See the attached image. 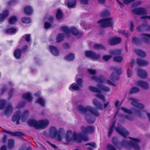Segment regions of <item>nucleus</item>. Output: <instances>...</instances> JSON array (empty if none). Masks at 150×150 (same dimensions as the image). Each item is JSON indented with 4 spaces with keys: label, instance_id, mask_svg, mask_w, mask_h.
Masks as SVG:
<instances>
[{
    "label": "nucleus",
    "instance_id": "nucleus-1",
    "mask_svg": "<svg viewBox=\"0 0 150 150\" xmlns=\"http://www.w3.org/2000/svg\"><path fill=\"white\" fill-rule=\"evenodd\" d=\"M131 141L127 142L125 140H123L120 142H118L117 138L116 137H113L112 139V142L113 144L119 149H121L123 146L126 148L129 147H132L135 150H139L140 147L139 145V143L140 142L139 139L129 137Z\"/></svg>",
    "mask_w": 150,
    "mask_h": 150
},
{
    "label": "nucleus",
    "instance_id": "nucleus-2",
    "mask_svg": "<svg viewBox=\"0 0 150 150\" xmlns=\"http://www.w3.org/2000/svg\"><path fill=\"white\" fill-rule=\"evenodd\" d=\"M78 110L82 113L85 114V119L90 124L94 123L96 120L95 118L90 114L87 113L89 111L96 116H98L100 115V113L98 112L97 110L90 106H87L86 108L80 105L78 106Z\"/></svg>",
    "mask_w": 150,
    "mask_h": 150
},
{
    "label": "nucleus",
    "instance_id": "nucleus-3",
    "mask_svg": "<svg viewBox=\"0 0 150 150\" xmlns=\"http://www.w3.org/2000/svg\"><path fill=\"white\" fill-rule=\"evenodd\" d=\"M97 88L92 86H89V89L90 91L93 92L97 93L98 94H96V96L102 99L103 101H106L104 96L101 94L102 91L108 92L110 91V88L109 87L106 86L101 84H98Z\"/></svg>",
    "mask_w": 150,
    "mask_h": 150
},
{
    "label": "nucleus",
    "instance_id": "nucleus-4",
    "mask_svg": "<svg viewBox=\"0 0 150 150\" xmlns=\"http://www.w3.org/2000/svg\"><path fill=\"white\" fill-rule=\"evenodd\" d=\"M61 29L64 31L68 38L70 36V32L73 35L78 36L79 37H81L83 35L82 33L79 32L76 28L74 27H71L70 30L68 27L63 26L61 27Z\"/></svg>",
    "mask_w": 150,
    "mask_h": 150
},
{
    "label": "nucleus",
    "instance_id": "nucleus-5",
    "mask_svg": "<svg viewBox=\"0 0 150 150\" xmlns=\"http://www.w3.org/2000/svg\"><path fill=\"white\" fill-rule=\"evenodd\" d=\"M64 129L62 128L59 129L58 131L56 128L54 127H52L50 129V135L52 138H57V140L61 141L62 140V135Z\"/></svg>",
    "mask_w": 150,
    "mask_h": 150
},
{
    "label": "nucleus",
    "instance_id": "nucleus-6",
    "mask_svg": "<svg viewBox=\"0 0 150 150\" xmlns=\"http://www.w3.org/2000/svg\"><path fill=\"white\" fill-rule=\"evenodd\" d=\"M102 28H106L112 27L113 25L112 18H104L97 21Z\"/></svg>",
    "mask_w": 150,
    "mask_h": 150
},
{
    "label": "nucleus",
    "instance_id": "nucleus-7",
    "mask_svg": "<svg viewBox=\"0 0 150 150\" xmlns=\"http://www.w3.org/2000/svg\"><path fill=\"white\" fill-rule=\"evenodd\" d=\"M111 69L114 70L115 72L112 73L111 75L110 79L113 81L118 80L119 79V75L122 72L121 68L120 67H112Z\"/></svg>",
    "mask_w": 150,
    "mask_h": 150
},
{
    "label": "nucleus",
    "instance_id": "nucleus-8",
    "mask_svg": "<svg viewBox=\"0 0 150 150\" xmlns=\"http://www.w3.org/2000/svg\"><path fill=\"white\" fill-rule=\"evenodd\" d=\"M73 140L78 143H81L83 141L87 142L89 138L86 135L81 134H74L73 136Z\"/></svg>",
    "mask_w": 150,
    "mask_h": 150
},
{
    "label": "nucleus",
    "instance_id": "nucleus-9",
    "mask_svg": "<svg viewBox=\"0 0 150 150\" xmlns=\"http://www.w3.org/2000/svg\"><path fill=\"white\" fill-rule=\"evenodd\" d=\"M108 42L110 45H115L122 42V39L120 37H113L109 38L108 40Z\"/></svg>",
    "mask_w": 150,
    "mask_h": 150
},
{
    "label": "nucleus",
    "instance_id": "nucleus-10",
    "mask_svg": "<svg viewBox=\"0 0 150 150\" xmlns=\"http://www.w3.org/2000/svg\"><path fill=\"white\" fill-rule=\"evenodd\" d=\"M150 30V25H148L146 22L139 25L137 27L136 29L137 31L142 32V31H148Z\"/></svg>",
    "mask_w": 150,
    "mask_h": 150
},
{
    "label": "nucleus",
    "instance_id": "nucleus-11",
    "mask_svg": "<svg viewBox=\"0 0 150 150\" xmlns=\"http://www.w3.org/2000/svg\"><path fill=\"white\" fill-rule=\"evenodd\" d=\"M86 56L94 59H98L100 58V54H97L91 50L86 51L85 52Z\"/></svg>",
    "mask_w": 150,
    "mask_h": 150
},
{
    "label": "nucleus",
    "instance_id": "nucleus-12",
    "mask_svg": "<svg viewBox=\"0 0 150 150\" xmlns=\"http://www.w3.org/2000/svg\"><path fill=\"white\" fill-rule=\"evenodd\" d=\"M81 129L82 133L85 134H87L88 133H93L94 131V127L91 126H88L87 127L82 126L81 127Z\"/></svg>",
    "mask_w": 150,
    "mask_h": 150
},
{
    "label": "nucleus",
    "instance_id": "nucleus-13",
    "mask_svg": "<svg viewBox=\"0 0 150 150\" xmlns=\"http://www.w3.org/2000/svg\"><path fill=\"white\" fill-rule=\"evenodd\" d=\"M133 12L137 15H146L147 14L146 10L144 8L139 7L132 10Z\"/></svg>",
    "mask_w": 150,
    "mask_h": 150
},
{
    "label": "nucleus",
    "instance_id": "nucleus-14",
    "mask_svg": "<svg viewBox=\"0 0 150 150\" xmlns=\"http://www.w3.org/2000/svg\"><path fill=\"white\" fill-rule=\"evenodd\" d=\"M21 117V112L19 110H18L14 113L12 117V120L13 122H16V124L18 125L20 124Z\"/></svg>",
    "mask_w": 150,
    "mask_h": 150
},
{
    "label": "nucleus",
    "instance_id": "nucleus-15",
    "mask_svg": "<svg viewBox=\"0 0 150 150\" xmlns=\"http://www.w3.org/2000/svg\"><path fill=\"white\" fill-rule=\"evenodd\" d=\"M116 131L124 138H126L129 134V132L124 128H120L117 127Z\"/></svg>",
    "mask_w": 150,
    "mask_h": 150
},
{
    "label": "nucleus",
    "instance_id": "nucleus-16",
    "mask_svg": "<svg viewBox=\"0 0 150 150\" xmlns=\"http://www.w3.org/2000/svg\"><path fill=\"white\" fill-rule=\"evenodd\" d=\"M130 100L132 101L131 103L134 106L140 109L144 108V105L141 103H139L138 102L137 100L133 98H131Z\"/></svg>",
    "mask_w": 150,
    "mask_h": 150
},
{
    "label": "nucleus",
    "instance_id": "nucleus-17",
    "mask_svg": "<svg viewBox=\"0 0 150 150\" xmlns=\"http://www.w3.org/2000/svg\"><path fill=\"white\" fill-rule=\"evenodd\" d=\"M3 132L8 134H10L12 136L18 137H20L21 136H24L25 134L20 132H12L11 131H8L5 129L3 130Z\"/></svg>",
    "mask_w": 150,
    "mask_h": 150
},
{
    "label": "nucleus",
    "instance_id": "nucleus-18",
    "mask_svg": "<svg viewBox=\"0 0 150 150\" xmlns=\"http://www.w3.org/2000/svg\"><path fill=\"white\" fill-rule=\"evenodd\" d=\"M137 74L139 77L142 79L146 78L148 76L147 72L142 69H139L137 70Z\"/></svg>",
    "mask_w": 150,
    "mask_h": 150
},
{
    "label": "nucleus",
    "instance_id": "nucleus-19",
    "mask_svg": "<svg viewBox=\"0 0 150 150\" xmlns=\"http://www.w3.org/2000/svg\"><path fill=\"white\" fill-rule=\"evenodd\" d=\"M49 123L48 120H40L38 122V128L44 129L48 126Z\"/></svg>",
    "mask_w": 150,
    "mask_h": 150
},
{
    "label": "nucleus",
    "instance_id": "nucleus-20",
    "mask_svg": "<svg viewBox=\"0 0 150 150\" xmlns=\"http://www.w3.org/2000/svg\"><path fill=\"white\" fill-rule=\"evenodd\" d=\"M137 85L145 89H147L149 88V85L147 82L141 80L137 82Z\"/></svg>",
    "mask_w": 150,
    "mask_h": 150
},
{
    "label": "nucleus",
    "instance_id": "nucleus-21",
    "mask_svg": "<svg viewBox=\"0 0 150 150\" xmlns=\"http://www.w3.org/2000/svg\"><path fill=\"white\" fill-rule=\"evenodd\" d=\"M49 48L51 52L53 55L56 56H58L59 55V51L56 47L53 45H50Z\"/></svg>",
    "mask_w": 150,
    "mask_h": 150
},
{
    "label": "nucleus",
    "instance_id": "nucleus-22",
    "mask_svg": "<svg viewBox=\"0 0 150 150\" xmlns=\"http://www.w3.org/2000/svg\"><path fill=\"white\" fill-rule=\"evenodd\" d=\"M140 36L142 37V40L144 42L147 43L148 42L150 38V34L142 33Z\"/></svg>",
    "mask_w": 150,
    "mask_h": 150
},
{
    "label": "nucleus",
    "instance_id": "nucleus-23",
    "mask_svg": "<svg viewBox=\"0 0 150 150\" xmlns=\"http://www.w3.org/2000/svg\"><path fill=\"white\" fill-rule=\"evenodd\" d=\"M22 54V50L19 49H16L14 52V56L15 57L18 59L21 58Z\"/></svg>",
    "mask_w": 150,
    "mask_h": 150
},
{
    "label": "nucleus",
    "instance_id": "nucleus-24",
    "mask_svg": "<svg viewBox=\"0 0 150 150\" xmlns=\"http://www.w3.org/2000/svg\"><path fill=\"white\" fill-rule=\"evenodd\" d=\"M92 80L96 81L100 83H103L104 82V78L102 75H99L98 77L95 76H93L91 77Z\"/></svg>",
    "mask_w": 150,
    "mask_h": 150
},
{
    "label": "nucleus",
    "instance_id": "nucleus-25",
    "mask_svg": "<svg viewBox=\"0 0 150 150\" xmlns=\"http://www.w3.org/2000/svg\"><path fill=\"white\" fill-rule=\"evenodd\" d=\"M9 12L8 10H5L2 13H0V22H3L6 18L9 15Z\"/></svg>",
    "mask_w": 150,
    "mask_h": 150
},
{
    "label": "nucleus",
    "instance_id": "nucleus-26",
    "mask_svg": "<svg viewBox=\"0 0 150 150\" xmlns=\"http://www.w3.org/2000/svg\"><path fill=\"white\" fill-rule=\"evenodd\" d=\"M13 110V108L11 105H8L6 107L4 111L5 114L7 117Z\"/></svg>",
    "mask_w": 150,
    "mask_h": 150
},
{
    "label": "nucleus",
    "instance_id": "nucleus-27",
    "mask_svg": "<svg viewBox=\"0 0 150 150\" xmlns=\"http://www.w3.org/2000/svg\"><path fill=\"white\" fill-rule=\"evenodd\" d=\"M72 131H67L66 134V139L68 142H70L73 139Z\"/></svg>",
    "mask_w": 150,
    "mask_h": 150
},
{
    "label": "nucleus",
    "instance_id": "nucleus-28",
    "mask_svg": "<svg viewBox=\"0 0 150 150\" xmlns=\"http://www.w3.org/2000/svg\"><path fill=\"white\" fill-rule=\"evenodd\" d=\"M93 104L98 109H102L103 108V105L96 99H94L93 101Z\"/></svg>",
    "mask_w": 150,
    "mask_h": 150
},
{
    "label": "nucleus",
    "instance_id": "nucleus-29",
    "mask_svg": "<svg viewBox=\"0 0 150 150\" xmlns=\"http://www.w3.org/2000/svg\"><path fill=\"white\" fill-rule=\"evenodd\" d=\"M28 125L30 126L35 127L36 128H38V122L33 119L30 120L28 121Z\"/></svg>",
    "mask_w": 150,
    "mask_h": 150
},
{
    "label": "nucleus",
    "instance_id": "nucleus-30",
    "mask_svg": "<svg viewBox=\"0 0 150 150\" xmlns=\"http://www.w3.org/2000/svg\"><path fill=\"white\" fill-rule=\"evenodd\" d=\"M137 64L139 66H145L149 64V62L145 60H142L140 59L137 58Z\"/></svg>",
    "mask_w": 150,
    "mask_h": 150
},
{
    "label": "nucleus",
    "instance_id": "nucleus-31",
    "mask_svg": "<svg viewBox=\"0 0 150 150\" xmlns=\"http://www.w3.org/2000/svg\"><path fill=\"white\" fill-rule=\"evenodd\" d=\"M24 12L26 15H30L32 13L33 10L31 7L29 6H27L25 8Z\"/></svg>",
    "mask_w": 150,
    "mask_h": 150
},
{
    "label": "nucleus",
    "instance_id": "nucleus-32",
    "mask_svg": "<svg viewBox=\"0 0 150 150\" xmlns=\"http://www.w3.org/2000/svg\"><path fill=\"white\" fill-rule=\"evenodd\" d=\"M122 50L121 49H116L110 51V53L112 55H120L122 53Z\"/></svg>",
    "mask_w": 150,
    "mask_h": 150
},
{
    "label": "nucleus",
    "instance_id": "nucleus-33",
    "mask_svg": "<svg viewBox=\"0 0 150 150\" xmlns=\"http://www.w3.org/2000/svg\"><path fill=\"white\" fill-rule=\"evenodd\" d=\"M69 89L71 91H78L80 90V88L78 85L76 84V83H73L70 85Z\"/></svg>",
    "mask_w": 150,
    "mask_h": 150
},
{
    "label": "nucleus",
    "instance_id": "nucleus-34",
    "mask_svg": "<svg viewBox=\"0 0 150 150\" xmlns=\"http://www.w3.org/2000/svg\"><path fill=\"white\" fill-rule=\"evenodd\" d=\"M135 52L136 54L139 56L141 57H144L146 56L145 52L141 50L136 49Z\"/></svg>",
    "mask_w": 150,
    "mask_h": 150
},
{
    "label": "nucleus",
    "instance_id": "nucleus-35",
    "mask_svg": "<svg viewBox=\"0 0 150 150\" xmlns=\"http://www.w3.org/2000/svg\"><path fill=\"white\" fill-rule=\"evenodd\" d=\"M22 97L24 99L27 100L30 102H31L32 100L31 95L29 92L23 94L22 96Z\"/></svg>",
    "mask_w": 150,
    "mask_h": 150
},
{
    "label": "nucleus",
    "instance_id": "nucleus-36",
    "mask_svg": "<svg viewBox=\"0 0 150 150\" xmlns=\"http://www.w3.org/2000/svg\"><path fill=\"white\" fill-rule=\"evenodd\" d=\"M74 58V54L73 53H71L66 55L64 59L67 61H71L73 60Z\"/></svg>",
    "mask_w": 150,
    "mask_h": 150
},
{
    "label": "nucleus",
    "instance_id": "nucleus-37",
    "mask_svg": "<svg viewBox=\"0 0 150 150\" xmlns=\"http://www.w3.org/2000/svg\"><path fill=\"white\" fill-rule=\"evenodd\" d=\"M29 112L28 110H25L21 115V119L23 122H25L26 117L29 114Z\"/></svg>",
    "mask_w": 150,
    "mask_h": 150
},
{
    "label": "nucleus",
    "instance_id": "nucleus-38",
    "mask_svg": "<svg viewBox=\"0 0 150 150\" xmlns=\"http://www.w3.org/2000/svg\"><path fill=\"white\" fill-rule=\"evenodd\" d=\"M115 123L114 122H112L109 128V131L108 132V137H110L112 134L115 127Z\"/></svg>",
    "mask_w": 150,
    "mask_h": 150
},
{
    "label": "nucleus",
    "instance_id": "nucleus-39",
    "mask_svg": "<svg viewBox=\"0 0 150 150\" xmlns=\"http://www.w3.org/2000/svg\"><path fill=\"white\" fill-rule=\"evenodd\" d=\"M63 16V14L62 11L59 9H58L56 15V17L58 20L61 19Z\"/></svg>",
    "mask_w": 150,
    "mask_h": 150
},
{
    "label": "nucleus",
    "instance_id": "nucleus-40",
    "mask_svg": "<svg viewBox=\"0 0 150 150\" xmlns=\"http://www.w3.org/2000/svg\"><path fill=\"white\" fill-rule=\"evenodd\" d=\"M76 5V1L75 0H70L67 2V5L69 7L71 8L75 6Z\"/></svg>",
    "mask_w": 150,
    "mask_h": 150
},
{
    "label": "nucleus",
    "instance_id": "nucleus-41",
    "mask_svg": "<svg viewBox=\"0 0 150 150\" xmlns=\"http://www.w3.org/2000/svg\"><path fill=\"white\" fill-rule=\"evenodd\" d=\"M93 48L96 50H100L101 49L105 50V48L103 45L99 44H96L93 46Z\"/></svg>",
    "mask_w": 150,
    "mask_h": 150
},
{
    "label": "nucleus",
    "instance_id": "nucleus-42",
    "mask_svg": "<svg viewBox=\"0 0 150 150\" xmlns=\"http://www.w3.org/2000/svg\"><path fill=\"white\" fill-rule=\"evenodd\" d=\"M17 21V17L15 16H11L9 19V22L11 24H13L16 22Z\"/></svg>",
    "mask_w": 150,
    "mask_h": 150
},
{
    "label": "nucleus",
    "instance_id": "nucleus-43",
    "mask_svg": "<svg viewBox=\"0 0 150 150\" xmlns=\"http://www.w3.org/2000/svg\"><path fill=\"white\" fill-rule=\"evenodd\" d=\"M16 29L14 28H11L6 29L5 30L6 34H8L15 33L16 31Z\"/></svg>",
    "mask_w": 150,
    "mask_h": 150
},
{
    "label": "nucleus",
    "instance_id": "nucleus-44",
    "mask_svg": "<svg viewBox=\"0 0 150 150\" xmlns=\"http://www.w3.org/2000/svg\"><path fill=\"white\" fill-rule=\"evenodd\" d=\"M64 36L63 34L62 33H60L58 34L57 38V41L58 43L64 40Z\"/></svg>",
    "mask_w": 150,
    "mask_h": 150
},
{
    "label": "nucleus",
    "instance_id": "nucleus-45",
    "mask_svg": "<svg viewBox=\"0 0 150 150\" xmlns=\"http://www.w3.org/2000/svg\"><path fill=\"white\" fill-rule=\"evenodd\" d=\"M139 89L136 87H134L132 88L129 91V93L132 94L133 93H137L139 91Z\"/></svg>",
    "mask_w": 150,
    "mask_h": 150
},
{
    "label": "nucleus",
    "instance_id": "nucleus-46",
    "mask_svg": "<svg viewBox=\"0 0 150 150\" xmlns=\"http://www.w3.org/2000/svg\"><path fill=\"white\" fill-rule=\"evenodd\" d=\"M14 142L13 139H10L8 141V146L9 149H12L14 147Z\"/></svg>",
    "mask_w": 150,
    "mask_h": 150
},
{
    "label": "nucleus",
    "instance_id": "nucleus-47",
    "mask_svg": "<svg viewBox=\"0 0 150 150\" xmlns=\"http://www.w3.org/2000/svg\"><path fill=\"white\" fill-rule=\"evenodd\" d=\"M132 42L138 45H140L141 44V41L139 39L134 37L132 38Z\"/></svg>",
    "mask_w": 150,
    "mask_h": 150
},
{
    "label": "nucleus",
    "instance_id": "nucleus-48",
    "mask_svg": "<svg viewBox=\"0 0 150 150\" xmlns=\"http://www.w3.org/2000/svg\"><path fill=\"white\" fill-rule=\"evenodd\" d=\"M36 102L43 107H44L45 105V101L41 97H39L38 98Z\"/></svg>",
    "mask_w": 150,
    "mask_h": 150
},
{
    "label": "nucleus",
    "instance_id": "nucleus-49",
    "mask_svg": "<svg viewBox=\"0 0 150 150\" xmlns=\"http://www.w3.org/2000/svg\"><path fill=\"white\" fill-rule=\"evenodd\" d=\"M6 101L4 100H0V110L3 109L6 106Z\"/></svg>",
    "mask_w": 150,
    "mask_h": 150
},
{
    "label": "nucleus",
    "instance_id": "nucleus-50",
    "mask_svg": "<svg viewBox=\"0 0 150 150\" xmlns=\"http://www.w3.org/2000/svg\"><path fill=\"white\" fill-rule=\"evenodd\" d=\"M22 22L24 23H29L31 21V20L29 18L23 17L21 18Z\"/></svg>",
    "mask_w": 150,
    "mask_h": 150
},
{
    "label": "nucleus",
    "instance_id": "nucleus-51",
    "mask_svg": "<svg viewBox=\"0 0 150 150\" xmlns=\"http://www.w3.org/2000/svg\"><path fill=\"white\" fill-rule=\"evenodd\" d=\"M101 17H108L110 16V12L107 11H105L102 12L100 15Z\"/></svg>",
    "mask_w": 150,
    "mask_h": 150
},
{
    "label": "nucleus",
    "instance_id": "nucleus-52",
    "mask_svg": "<svg viewBox=\"0 0 150 150\" xmlns=\"http://www.w3.org/2000/svg\"><path fill=\"white\" fill-rule=\"evenodd\" d=\"M83 83V80L81 78H79L77 79L76 80V84L78 85L79 87H82V84Z\"/></svg>",
    "mask_w": 150,
    "mask_h": 150
},
{
    "label": "nucleus",
    "instance_id": "nucleus-53",
    "mask_svg": "<svg viewBox=\"0 0 150 150\" xmlns=\"http://www.w3.org/2000/svg\"><path fill=\"white\" fill-rule=\"evenodd\" d=\"M122 60V58L121 56H116L114 57L113 60L115 62H120Z\"/></svg>",
    "mask_w": 150,
    "mask_h": 150
},
{
    "label": "nucleus",
    "instance_id": "nucleus-54",
    "mask_svg": "<svg viewBox=\"0 0 150 150\" xmlns=\"http://www.w3.org/2000/svg\"><path fill=\"white\" fill-rule=\"evenodd\" d=\"M121 109L124 111L125 112L129 113V114H132V112L130 110L127 109L124 107H122L121 108Z\"/></svg>",
    "mask_w": 150,
    "mask_h": 150
},
{
    "label": "nucleus",
    "instance_id": "nucleus-55",
    "mask_svg": "<svg viewBox=\"0 0 150 150\" xmlns=\"http://www.w3.org/2000/svg\"><path fill=\"white\" fill-rule=\"evenodd\" d=\"M88 72L90 74L93 75V76H95L96 73V71L95 70L91 69H88Z\"/></svg>",
    "mask_w": 150,
    "mask_h": 150
},
{
    "label": "nucleus",
    "instance_id": "nucleus-56",
    "mask_svg": "<svg viewBox=\"0 0 150 150\" xmlns=\"http://www.w3.org/2000/svg\"><path fill=\"white\" fill-rule=\"evenodd\" d=\"M24 39L26 41L29 42L30 40V35L27 34L24 37Z\"/></svg>",
    "mask_w": 150,
    "mask_h": 150
},
{
    "label": "nucleus",
    "instance_id": "nucleus-57",
    "mask_svg": "<svg viewBox=\"0 0 150 150\" xmlns=\"http://www.w3.org/2000/svg\"><path fill=\"white\" fill-rule=\"evenodd\" d=\"M121 33L124 35L127 38L129 35V32L128 31H126L125 30H124L122 31Z\"/></svg>",
    "mask_w": 150,
    "mask_h": 150
},
{
    "label": "nucleus",
    "instance_id": "nucleus-58",
    "mask_svg": "<svg viewBox=\"0 0 150 150\" xmlns=\"http://www.w3.org/2000/svg\"><path fill=\"white\" fill-rule=\"evenodd\" d=\"M112 57V56L110 55H104L103 57V59L106 61H108L111 59Z\"/></svg>",
    "mask_w": 150,
    "mask_h": 150
},
{
    "label": "nucleus",
    "instance_id": "nucleus-59",
    "mask_svg": "<svg viewBox=\"0 0 150 150\" xmlns=\"http://www.w3.org/2000/svg\"><path fill=\"white\" fill-rule=\"evenodd\" d=\"M107 149L108 150H117L112 145L110 144L107 145Z\"/></svg>",
    "mask_w": 150,
    "mask_h": 150
},
{
    "label": "nucleus",
    "instance_id": "nucleus-60",
    "mask_svg": "<svg viewBox=\"0 0 150 150\" xmlns=\"http://www.w3.org/2000/svg\"><path fill=\"white\" fill-rule=\"evenodd\" d=\"M51 25L49 22H46L45 23L44 27L45 29H48L51 27Z\"/></svg>",
    "mask_w": 150,
    "mask_h": 150
},
{
    "label": "nucleus",
    "instance_id": "nucleus-61",
    "mask_svg": "<svg viewBox=\"0 0 150 150\" xmlns=\"http://www.w3.org/2000/svg\"><path fill=\"white\" fill-rule=\"evenodd\" d=\"M124 117L126 118L128 120L132 121L133 120V117L132 116L130 115H125L124 116Z\"/></svg>",
    "mask_w": 150,
    "mask_h": 150
},
{
    "label": "nucleus",
    "instance_id": "nucleus-62",
    "mask_svg": "<svg viewBox=\"0 0 150 150\" xmlns=\"http://www.w3.org/2000/svg\"><path fill=\"white\" fill-rule=\"evenodd\" d=\"M129 26H130V31H133L134 29V23L133 21L130 22Z\"/></svg>",
    "mask_w": 150,
    "mask_h": 150
},
{
    "label": "nucleus",
    "instance_id": "nucleus-63",
    "mask_svg": "<svg viewBox=\"0 0 150 150\" xmlns=\"http://www.w3.org/2000/svg\"><path fill=\"white\" fill-rule=\"evenodd\" d=\"M13 91L14 89L13 88L11 89L10 90L8 93V96L10 98H11L13 94Z\"/></svg>",
    "mask_w": 150,
    "mask_h": 150
},
{
    "label": "nucleus",
    "instance_id": "nucleus-64",
    "mask_svg": "<svg viewBox=\"0 0 150 150\" xmlns=\"http://www.w3.org/2000/svg\"><path fill=\"white\" fill-rule=\"evenodd\" d=\"M134 112L139 117H141V112L140 110H135L134 111Z\"/></svg>",
    "mask_w": 150,
    "mask_h": 150
}]
</instances>
